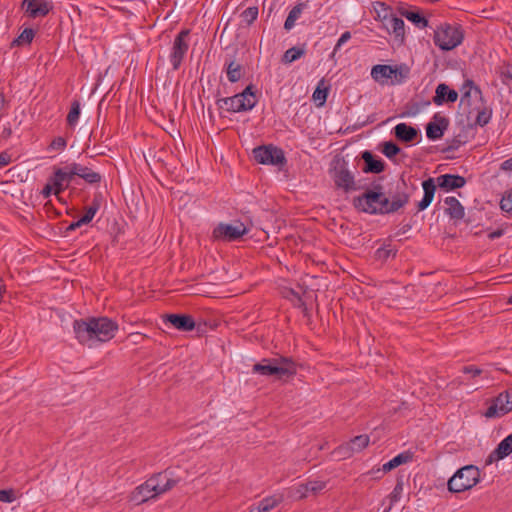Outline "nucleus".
Instances as JSON below:
<instances>
[{"mask_svg": "<svg viewBox=\"0 0 512 512\" xmlns=\"http://www.w3.org/2000/svg\"><path fill=\"white\" fill-rule=\"evenodd\" d=\"M73 330L80 344L91 347L95 342L111 340L118 330V324L107 317H91L75 320Z\"/></svg>", "mask_w": 512, "mask_h": 512, "instance_id": "1", "label": "nucleus"}, {"mask_svg": "<svg viewBox=\"0 0 512 512\" xmlns=\"http://www.w3.org/2000/svg\"><path fill=\"white\" fill-rule=\"evenodd\" d=\"M353 206L367 214H388V196L382 191V186L376 184L367 189L362 195L353 198Z\"/></svg>", "mask_w": 512, "mask_h": 512, "instance_id": "2", "label": "nucleus"}, {"mask_svg": "<svg viewBox=\"0 0 512 512\" xmlns=\"http://www.w3.org/2000/svg\"><path fill=\"white\" fill-rule=\"evenodd\" d=\"M252 372L283 379L284 377L294 376L297 373V365L291 357L265 358L253 365Z\"/></svg>", "mask_w": 512, "mask_h": 512, "instance_id": "3", "label": "nucleus"}, {"mask_svg": "<svg viewBox=\"0 0 512 512\" xmlns=\"http://www.w3.org/2000/svg\"><path fill=\"white\" fill-rule=\"evenodd\" d=\"M163 478H166V473H158L152 476L133 491L131 499L137 504L144 503L169 491L177 483L174 479H166L164 486H159V480Z\"/></svg>", "mask_w": 512, "mask_h": 512, "instance_id": "4", "label": "nucleus"}, {"mask_svg": "<svg viewBox=\"0 0 512 512\" xmlns=\"http://www.w3.org/2000/svg\"><path fill=\"white\" fill-rule=\"evenodd\" d=\"M256 103L253 85H248L241 93L232 97L220 98L216 102L219 109L233 113L249 111L255 107Z\"/></svg>", "mask_w": 512, "mask_h": 512, "instance_id": "5", "label": "nucleus"}, {"mask_svg": "<svg viewBox=\"0 0 512 512\" xmlns=\"http://www.w3.org/2000/svg\"><path fill=\"white\" fill-rule=\"evenodd\" d=\"M480 481V470L474 465H466L449 479L448 490L460 493L473 488Z\"/></svg>", "mask_w": 512, "mask_h": 512, "instance_id": "6", "label": "nucleus"}, {"mask_svg": "<svg viewBox=\"0 0 512 512\" xmlns=\"http://www.w3.org/2000/svg\"><path fill=\"white\" fill-rule=\"evenodd\" d=\"M464 34L461 26L450 24L441 25L434 33V44L443 51L456 48L463 41Z\"/></svg>", "mask_w": 512, "mask_h": 512, "instance_id": "7", "label": "nucleus"}, {"mask_svg": "<svg viewBox=\"0 0 512 512\" xmlns=\"http://www.w3.org/2000/svg\"><path fill=\"white\" fill-rule=\"evenodd\" d=\"M189 29L181 30L173 40L170 53H169V62L173 68V70H178L181 67V64L188 52L189 49Z\"/></svg>", "mask_w": 512, "mask_h": 512, "instance_id": "8", "label": "nucleus"}, {"mask_svg": "<svg viewBox=\"0 0 512 512\" xmlns=\"http://www.w3.org/2000/svg\"><path fill=\"white\" fill-rule=\"evenodd\" d=\"M253 156L260 164L279 165L285 162V156L280 148L273 145L259 146L253 149Z\"/></svg>", "mask_w": 512, "mask_h": 512, "instance_id": "9", "label": "nucleus"}, {"mask_svg": "<svg viewBox=\"0 0 512 512\" xmlns=\"http://www.w3.org/2000/svg\"><path fill=\"white\" fill-rule=\"evenodd\" d=\"M247 233L246 226L238 222L235 225L220 223L213 230V237L225 241H235Z\"/></svg>", "mask_w": 512, "mask_h": 512, "instance_id": "10", "label": "nucleus"}, {"mask_svg": "<svg viewBox=\"0 0 512 512\" xmlns=\"http://www.w3.org/2000/svg\"><path fill=\"white\" fill-rule=\"evenodd\" d=\"M407 185L404 179L396 182L395 193L389 192L388 196V214L395 213L402 207H404L410 199L409 193L406 192Z\"/></svg>", "mask_w": 512, "mask_h": 512, "instance_id": "11", "label": "nucleus"}, {"mask_svg": "<svg viewBox=\"0 0 512 512\" xmlns=\"http://www.w3.org/2000/svg\"><path fill=\"white\" fill-rule=\"evenodd\" d=\"M504 395L505 393L502 392L491 400L489 407L483 414L486 418H500L512 411L509 400Z\"/></svg>", "mask_w": 512, "mask_h": 512, "instance_id": "12", "label": "nucleus"}, {"mask_svg": "<svg viewBox=\"0 0 512 512\" xmlns=\"http://www.w3.org/2000/svg\"><path fill=\"white\" fill-rule=\"evenodd\" d=\"M73 179L72 163L67 165L65 168H56L53 176L50 178V182H52L55 189V194H59L64 191Z\"/></svg>", "mask_w": 512, "mask_h": 512, "instance_id": "13", "label": "nucleus"}, {"mask_svg": "<svg viewBox=\"0 0 512 512\" xmlns=\"http://www.w3.org/2000/svg\"><path fill=\"white\" fill-rule=\"evenodd\" d=\"M72 175L83 179L85 183L90 185L99 184L102 181V175L99 172L81 163H72Z\"/></svg>", "mask_w": 512, "mask_h": 512, "instance_id": "14", "label": "nucleus"}, {"mask_svg": "<svg viewBox=\"0 0 512 512\" xmlns=\"http://www.w3.org/2000/svg\"><path fill=\"white\" fill-rule=\"evenodd\" d=\"M26 13L30 18L45 17L53 9L51 2L46 0H23Z\"/></svg>", "mask_w": 512, "mask_h": 512, "instance_id": "15", "label": "nucleus"}, {"mask_svg": "<svg viewBox=\"0 0 512 512\" xmlns=\"http://www.w3.org/2000/svg\"><path fill=\"white\" fill-rule=\"evenodd\" d=\"M163 320L166 323H170L179 331H192L195 328V321L191 315L166 314Z\"/></svg>", "mask_w": 512, "mask_h": 512, "instance_id": "16", "label": "nucleus"}, {"mask_svg": "<svg viewBox=\"0 0 512 512\" xmlns=\"http://www.w3.org/2000/svg\"><path fill=\"white\" fill-rule=\"evenodd\" d=\"M334 183L338 188L343 189L345 192L357 190L353 174L345 167H340L335 170Z\"/></svg>", "mask_w": 512, "mask_h": 512, "instance_id": "17", "label": "nucleus"}, {"mask_svg": "<svg viewBox=\"0 0 512 512\" xmlns=\"http://www.w3.org/2000/svg\"><path fill=\"white\" fill-rule=\"evenodd\" d=\"M448 126V120L438 115L434 116V121L426 126V135L430 140L440 139Z\"/></svg>", "mask_w": 512, "mask_h": 512, "instance_id": "18", "label": "nucleus"}, {"mask_svg": "<svg viewBox=\"0 0 512 512\" xmlns=\"http://www.w3.org/2000/svg\"><path fill=\"white\" fill-rule=\"evenodd\" d=\"M384 25L389 33H393L395 39L399 43H403L405 39V24L401 18L396 16L384 17Z\"/></svg>", "mask_w": 512, "mask_h": 512, "instance_id": "19", "label": "nucleus"}, {"mask_svg": "<svg viewBox=\"0 0 512 512\" xmlns=\"http://www.w3.org/2000/svg\"><path fill=\"white\" fill-rule=\"evenodd\" d=\"M465 184L466 179L460 175L444 174L437 178L438 187L445 191L462 188Z\"/></svg>", "mask_w": 512, "mask_h": 512, "instance_id": "20", "label": "nucleus"}, {"mask_svg": "<svg viewBox=\"0 0 512 512\" xmlns=\"http://www.w3.org/2000/svg\"><path fill=\"white\" fill-rule=\"evenodd\" d=\"M393 76H397V69L393 66L377 64L371 69V77L374 81L384 84L388 79H392Z\"/></svg>", "mask_w": 512, "mask_h": 512, "instance_id": "21", "label": "nucleus"}, {"mask_svg": "<svg viewBox=\"0 0 512 512\" xmlns=\"http://www.w3.org/2000/svg\"><path fill=\"white\" fill-rule=\"evenodd\" d=\"M458 98V93L450 89L448 85L441 83L436 88V94L433 98V102L436 105H441L444 102L454 103Z\"/></svg>", "mask_w": 512, "mask_h": 512, "instance_id": "22", "label": "nucleus"}, {"mask_svg": "<svg viewBox=\"0 0 512 512\" xmlns=\"http://www.w3.org/2000/svg\"><path fill=\"white\" fill-rule=\"evenodd\" d=\"M512 453V433L505 437L489 455V463L502 460Z\"/></svg>", "mask_w": 512, "mask_h": 512, "instance_id": "23", "label": "nucleus"}, {"mask_svg": "<svg viewBox=\"0 0 512 512\" xmlns=\"http://www.w3.org/2000/svg\"><path fill=\"white\" fill-rule=\"evenodd\" d=\"M422 188L424 190V196L422 200L418 203V211H423L430 206L433 201L436 184L433 178H428L422 182Z\"/></svg>", "mask_w": 512, "mask_h": 512, "instance_id": "24", "label": "nucleus"}, {"mask_svg": "<svg viewBox=\"0 0 512 512\" xmlns=\"http://www.w3.org/2000/svg\"><path fill=\"white\" fill-rule=\"evenodd\" d=\"M362 159L365 163L363 171L365 173H381L385 169V164L382 160L376 159L370 151H364L362 153Z\"/></svg>", "mask_w": 512, "mask_h": 512, "instance_id": "25", "label": "nucleus"}, {"mask_svg": "<svg viewBox=\"0 0 512 512\" xmlns=\"http://www.w3.org/2000/svg\"><path fill=\"white\" fill-rule=\"evenodd\" d=\"M395 137L403 142H412L418 134L416 128L407 125L406 123H399L394 128Z\"/></svg>", "mask_w": 512, "mask_h": 512, "instance_id": "26", "label": "nucleus"}, {"mask_svg": "<svg viewBox=\"0 0 512 512\" xmlns=\"http://www.w3.org/2000/svg\"><path fill=\"white\" fill-rule=\"evenodd\" d=\"M445 204L447 205L446 213L452 219H462L465 215L464 207L459 202V200L453 196L447 197L445 199Z\"/></svg>", "mask_w": 512, "mask_h": 512, "instance_id": "27", "label": "nucleus"}, {"mask_svg": "<svg viewBox=\"0 0 512 512\" xmlns=\"http://www.w3.org/2000/svg\"><path fill=\"white\" fill-rule=\"evenodd\" d=\"M226 74L231 83L239 81L244 75L243 66L235 60L226 61Z\"/></svg>", "mask_w": 512, "mask_h": 512, "instance_id": "28", "label": "nucleus"}, {"mask_svg": "<svg viewBox=\"0 0 512 512\" xmlns=\"http://www.w3.org/2000/svg\"><path fill=\"white\" fill-rule=\"evenodd\" d=\"M412 458H413V454L411 452H409V451L402 452V453L398 454L397 456H395L393 459L386 462L382 466V471L389 472L402 464L408 463L409 461L412 460Z\"/></svg>", "mask_w": 512, "mask_h": 512, "instance_id": "29", "label": "nucleus"}, {"mask_svg": "<svg viewBox=\"0 0 512 512\" xmlns=\"http://www.w3.org/2000/svg\"><path fill=\"white\" fill-rule=\"evenodd\" d=\"M326 487V482L324 481H309L305 484H302L298 488V492L301 493L300 498L306 497L307 492H312L314 494L322 491Z\"/></svg>", "mask_w": 512, "mask_h": 512, "instance_id": "30", "label": "nucleus"}, {"mask_svg": "<svg viewBox=\"0 0 512 512\" xmlns=\"http://www.w3.org/2000/svg\"><path fill=\"white\" fill-rule=\"evenodd\" d=\"M303 8L304 4L299 3L290 10L284 23L285 30L289 31L294 27L296 20L300 17L303 11Z\"/></svg>", "mask_w": 512, "mask_h": 512, "instance_id": "31", "label": "nucleus"}, {"mask_svg": "<svg viewBox=\"0 0 512 512\" xmlns=\"http://www.w3.org/2000/svg\"><path fill=\"white\" fill-rule=\"evenodd\" d=\"M305 54V49L303 47H292L285 51L282 62L285 64L292 63L299 58H301Z\"/></svg>", "mask_w": 512, "mask_h": 512, "instance_id": "32", "label": "nucleus"}, {"mask_svg": "<svg viewBox=\"0 0 512 512\" xmlns=\"http://www.w3.org/2000/svg\"><path fill=\"white\" fill-rule=\"evenodd\" d=\"M34 36H35V31L32 28H25L21 32V34L12 41L11 47L30 44L32 42Z\"/></svg>", "mask_w": 512, "mask_h": 512, "instance_id": "33", "label": "nucleus"}, {"mask_svg": "<svg viewBox=\"0 0 512 512\" xmlns=\"http://www.w3.org/2000/svg\"><path fill=\"white\" fill-rule=\"evenodd\" d=\"M401 15L414 23L419 28H425L428 26V20L418 12L405 10L401 11Z\"/></svg>", "mask_w": 512, "mask_h": 512, "instance_id": "34", "label": "nucleus"}, {"mask_svg": "<svg viewBox=\"0 0 512 512\" xmlns=\"http://www.w3.org/2000/svg\"><path fill=\"white\" fill-rule=\"evenodd\" d=\"M100 208V201L98 197H95L92 203L86 208L84 215L80 218L81 223L88 224L92 221L95 214Z\"/></svg>", "mask_w": 512, "mask_h": 512, "instance_id": "35", "label": "nucleus"}, {"mask_svg": "<svg viewBox=\"0 0 512 512\" xmlns=\"http://www.w3.org/2000/svg\"><path fill=\"white\" fill-rule=\"evenodd\" d=\"M349 446L355 452H360L364 448H366L369 444L368 435H358L355 436L350 442H348Z\"/></svg>", "mask_w": 512, "mask_h": 512, "instance_id": "36", "label": "nucleus"}, {"mask_svg": "<svg viewBox=\"0 0 512 512\" xmlns=\"http://www.w3.org/2000/svg\"><path fill=\"white\" fill-rule=\"evenodd\" d=\"M80 117V103L79 101L75 100L71 104L70 111L67 115V123L69 126H74Z\"/></svg>", "mask_w": 512, "mask_h": 512, "instance_id": "37", "label": "nucleus"}, {"mask_svg": "<svg viewBox=\"0 0 512 512\" xmlns=\"http://www.w3.org/2000/svg\"><path fill=\"white\" fill-rule=\"evenodd\" d=\"M258 17V7H248L241 13L242 21L247 25H251Z\"/></svg>", "mask_w": 512, "mask_h": 512, "instance_id": "38", "label": "nucleus"}, {"mask_svg": "<svg viewBox=\"0 0 512 512\" xmlns=\"http://www.w3.org/2000/svg\"><path fill=\"white\" fill-rule=\"evenodd\" d=\"M394 69H397V76H393L392 83L401 84L404 82L409 75V68L406 65H396L393 66Z\"/></svg>", "mask_w": 512, "mask_h": 512, "instance_id": "39", "label": "nucleus"}, {"mask_svg": "<svg viewBox=\"0 0 512 512\" xmlns=\"http://www.w3.org/2000/svg\"><path fill=\"white\" fill-rule=\"evenodd\" d=\"M280 500L275 497H267L261 500L258 504V508L261 512H269L279 504Z\"/></svg>", "mask_w": 512, "mask_h": 512, "instance_id": "40", "label": "nucleus"}, {"mask_svg": "<svg viewBox=\"0 0 512 512\" xmlns=\"http://www.w3.org/2000/svg\"><path fill=\"white\" fill-rule=\"evenodd\" d=\"M402 492H403V480L401 478H398L397 479V483L393 489V491L391 492V494L389 495V499H390V508L400 500L401 498V495H402Z\"/></svg>", "mask_w": 512, "mask_h": 512, "instance_id": "41", "label": "nucleus"}, {"mask_svg": "<svg viewBox=\"0 0 512 512\" xmlns=\"http://www.w3.org/2000/svg\"><path fill=\"white\" fill-rule=\"evenodd\" d=\"M400 152V148L397 144L392 141L383 143L382 153L389 159H392Z\"/></svg>", "mask_w": 512, "mask_h": 512, "instance_id": "42", "label": "nucleus"}, {"mask_svg": "<svg viewBox=\"0 0 512 512\" xmlns=\"http://www.w3.org/2000/svg\"><path fill=\"white\" fill-rule=\"evenodd\" d=\"M354 451L348 443L340 445L333 451V455L338 459H346L353 455Z\"/></svg>", "mask_w": 512, "mask_h": 512, "instance_id": "43", "label": "nucleus"}, {"mask_svg": "<svg viewBox=\"0 0 512 512\" xmlns=\"http://www.w3.org/2000/svg\"><path fill=\"white\" fill-rule=\"evenodd\" d=\"M324 84V79H322L317 88L315 89L314 93H313V99L315 101H319V104L320 105H323L327 99V96H328V88H321V85Z\"/></svg>", "mask_w": 512, "mask_h": 512, "instance_id": "44", "label": "nucleus"}, {"mask_svg": "<svg viewBox=\"0 0 512 512\" xmlns=\"http://www.w3.org/2000/svg\"><path fill=\"white\" fill-rule=\"evenodd\" d=\"M390 256H395V251L391 248V246H390V245L380 247V248H378V249L376 250V252H375V257H376L378 260L385 261V260H387Z\"/></svg>", "mask_w": 512, "mask_h": 512, "instance_id": "45", "label": "nucleus"}, {"mask_svg": "<svg viewBox=\"0 0 512 512\" xmlns=\"http://www.w3.org/2000/svg\"><path fill=\"white\" fill-rule=\"evenodd\" d=\"M500 207L507 213H512V189L507 191L500 201Z\"/></svg>", "mask_w": 512, "mask_h": 512, "instance_id": "46", "label": "nucleus"}, {"mask_svg": "<svg viewBox=\"0 0 512 512\" xmlns=\"http://www.w3.org/2000/svg\"><path fill=\"white\" fill-rule=\"evenodd\" d=\"M17 499L16 491L12 488L0 490V501L4 503H12Z\"/></svg>", "mask_w": 512, "mask_h": 512, "instance_id": "47", "label": "nucleus"}, {"mask_svg": "<svg viewBox=\"0 0 512 512\" xmlns=\"http://www.w3.org/2000/svg\"><path fill=\"white\" fill-rule=\"evenodd\" d=\"M491 119V111L482 109L478 112L475 123L481 127L489 123Z\"/></svg>", "mask_w": 512, "mask_h": 512, "instance_id": "48", "label": "nucleus"}, {"mask_svg": "<svg viewBox=\"0 0 512 512\" xmlns=\"http://www.w3.org/2000/svg\"><path fill=\"white\" fill-rule=\"evenodd\" d=\"M351 39V33L349 31L344 32L340 38L338 39L333 52L331 53V58L333 59L337 53V51L341 48L343 44H345L347 41Z\"/></svg>", "mask_w": 512, "mask_h": 512, "instance_id": "49", "label": "nucleus"}, {"mask_svg": "<svg viewBox=\"0 0 512 512\" xmlns=\"http://www.w3.org/2000/svg\"><path fill=\"white\" fill-rule=\"evenodd\" d=\"M66 145H67V141H66L65 138H63V137H56L50 143L49 149L62 151V150L65 149Z\"/></svg>", "mask_w": 512, "mask_h": 512, "instance_id": "50", "label": "nucleus"}, {"mask_svg": "<svg viewBox=\"0 0 512 512\" xmlns=\"http://www.w3.org/2000/svg\"><path fill=\"white\" fill-rule=\"evenodd\" d=\"M462 371L466 374H471L472 377L479 376L482 373V370L475 366H465Z\"/></svg>", "mask_w": 512, "mask_h": 512, "instance_id": "51", "label": "nucleus"}, {"mask_svg": "<svg viewBox=\"0 0 512 512\" xmlns=\"http://www.w3.org/2000/svg\"><path fill=\"white\" fill-rule=\"evenodd\" d=\"M11 162V155L3 151L0 153V168H3L4 166H7Z\"/></svg>", "mask_w": 512, "mask_h": 512, "instance_id": "52", "label": "nucleus"}, {"mask_svg": "<svg viewBox=\"0 0 512 512\" xmlns=\"http://www.w3.org/2000/svg\"><path fill=\"white\" fill-rule=\"evenodd\" d=\"M501 76L506 79L512 80V64H506L502 68Z\"/></svg>", "mask_w": 512, "mask_h": 512, "instance_id": "53", "label": "nucleus"}, {"mask_svg": "<svg viewBox=\"0 0 512 512\" xmlns=\"http://www.w3.org/2000/svg\"><path fill=\"white\" fill-rule=\"evenodd\" d=\"M464 143H465V141L461 139V135H458V136L453 138L449 148H451V149H458Z\"/></svg>", "mask_w": 512, "mask_h": 512, "instance_id": "54", "label": "nucleus"}, {"mask_svg": "<svg viewBox=\"0 0 512 512\" xmlns=\"http://www.w3.org/2000/svg\"><path fill=\"white\" fill-rule=\"evenodd\" d=\"M503 234H504V230L503 229H497L495 231H492V232L488 233L487 236H488V238L490 240H494L496 238L501 237Z\"/></svg>", "mask_w": 512, "mask_h": 512, "instance_id": "55", "label": "nucleus"}, {"mask_svg": "<svg viewBox=\"0 0 512 512\" xmlns=\"http://www.w3.org/2000/svg\"><path fill=\"white\" fill-rule=\"evenodd\" d=\"M54 188L52 182L45 185V187L42 190V194L45 198L49 197L51 195L52 189Z\"/></svg>", "mask_w": 512, "mask_h": 512, "instance_id": "56", "label": "nucleus"}, {"mask_svg": "<svg viewBox=\"0 0 512 512\" xmlns=\"http://www.w3.org/2000/svg\"><path fill=\"white\" fill-rule=\"evenodd\" d=\"M82 225H85V223H81V222H80V219H78L77 221L72 222V223H71V224L66 228V232L74 231V230H76L77 228L81 227Z\"/></svg>", "mask_w": 512, "mask_h": 512, "instance_id": "57", "label": "nucleus"}, {"mask_svg": "<svg viewBox=\"0 0 512 512\" xmlns=\"http://www.w3.org/2000/svg\"><path fill=\"white\" fill-rule=\"evenodd\" d=\"M501 169L503 171H512V157L502 162Z\"/></svg>", "mask_w": 512, "mask_h": 512, "instance_id": "58", "label": "nucleus"}, {"mask_svg": "<svg viewBox=\"0 0 512 512\" xmlns=\"http://www.w3.org/2000/svg\"><path fill=\"white\" fill-rule=\"evenodd\" d=\"M464 87H469L471 89H474V91L478 94H481V89L478 86L474 85V82L472 80H466Z\"/></svg>", "mask_w": 512, "mask_h": 512, "instance_id": "59", "label": "nucleus"}, {"mask_svg": "<svg viewBox=\"0 0 512 512\" xmlns=\"http://www.w3.org/2000/svg\"><path fill=\"white\" fill-rule=\"evenodd\" d=\"M504 393H505L504 397H507V399L509 400V405L511 406V409H512V387L505 390Z\"/></svg>", "mask_w": 512, "mask_h": 512, "instance_id": "60", "label": "nucleus"}, {"mask_svg": "<svg viewBox=\"0 0 512 512\" xmlns=\"http://www.w3.org/2000/svg\"><path fill=\"white\" fill-rule=\"evenodd\" d=\"M5 104V97L3 94H0V110L3 109Z\"/></svg>", "mask_w": 512, "mask_h": 512, "instance_id": "61", "label": "nucleus"}, {"mask_svg": "<svg viewBox=\"0 0 512 512\" xmlns=\"http://www.w3.org/2000/svg\"><path fill=\"white\" fill-rule=\"evenodd\" d=\"M3 134H4V137H9L11 135V129L10 128L5 129L3 131Z\"/></svg>", "mask_w": 512, "mask_h": 512, "instance_id": "62", "label": "nucleus"}, {"mask_svg": "<svg viewBox=\"0 0 512 512\" xmlns=\"http://www.w3.org/2000/svg\"><path fill=\"white\" fill-rule=\"evenodd\" d=\"M166 479H170V478L166 476V478H163L162 480H159V486H164V484L166 482Z\"/></svg>", "mask_w": 512, "mask_h": 512, "instance_id": "63", "label": "nucleus"}, {"mask_svg": "<svg viewBox=\"0 0 512 512\" xmlns=\"http://www.w3.org/2000/svg\"><path fill=\"white\" fill-rule=\"evenodd\" d=\"M249 512H261V510L258 507H253Z\"/></svg>", "mask_w": 512, "mask_h": 512, "instance_id": "64", "label": "nucleus"}]
</instances>
